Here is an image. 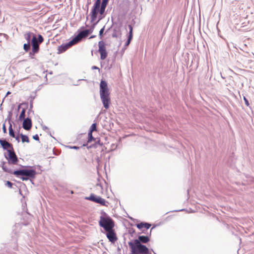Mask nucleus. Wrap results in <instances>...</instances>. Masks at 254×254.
Here are the masks:
<instances>
[{"label":"nucleus","instance_id":"1","mask_svg":"<svg viewBox=\"0 0 254 254\" xmlns=\"http://www.w3.org/2000/svg\"><path fill=\"white\" fill-rule=\"evenodd\" d=\"M2 168L4 171L16 176H21V179L22 181H27L29 178H34L36 172L34 170H20L13 171L12 169L8 168L5 163H3Z\"/></svg>","mask_w":254,"mask_h":254},{"label":"nucleus","instance_id":"2","mask_svg":"<svg viewBox=\"0 0 254 254\" xmlns=\"http://www.w3.org/2000/svg\"><path fill=\"white\" fill-rule=\"evenodd\" d=\"M110 94L107 83L105 81L102 80L100 84V96L103 106L106 109L109 108L111 103Z\"/></svg>","mask_w":254,"mask_h":254},{"label":"nucleus","instance_id":"3","mask_svg":"<svg viewBox=\"0 0 254 254\" xmlns=\"http://www.w3.org/2000/svg\"><path fill=\"white\" fill-rule=\"evenodd\" d=\"M128 244L131 254H148L149 253L148 249L139 243V241L134 240L133 242H128Z\"/></svg>","mask_w":254,"mask_h":254},{"label":"nucleus","instance_id":"4","mask_svg":"<svg viewBox=\"0 0 254 254\" xmlns=\"http://www.w3.org/2000/svg\"><path fill=\"white\" fill-rule=\"evenodd\" d=\"M99 224L105 231L110 230L115 227V223L109 216H101Z\"/></svg>","mask_w":254,"mask_h":254},{"label":"nucleus","instance_id":"5","mask_svg":"<svg viewBox=\"0 0 254 254\" xmlns=\"http://www.w3.org/2000/svg\"><path fill=\"white\" fill-rule=\"evenodd\" d=\"M6 158L8 161V164H7V166L9 164L16 165L18 164L19 161L13 149L7 150V156L6 157ZM5 164L6 165V164ZM7 167L9 168L8 167Z\"/></svg>","mask_w":254,"mask_h":254},{"label":"nucleus","instance_id":"6","mask_svg":"<svg viewBox=\"0 0 254 254\" xmlns=\"http://www.w3.org/2000/svg\"><path fill=\"white\" fill-rule=\"evenodd\" d=\"M101 7V0H96L91 12V21L94 22L97 17V14L100 13V9Z\"/></svg>","mask_w":254,"mask_h":254},{"label":"nucleus","instance_id":"7","mask_svg":"<svg viewBox=\"0 0 254 254\" xmlns=\"http://www.w3.org/2000/svg\"><path fill=\"white\" fill-rule=\"evenodd\" d=\"M98 52L100 54V59L104 60L108 56V52L106 50V44L103 41H100L98 42Z\"/></svg>","mask_w":254,"mask_h":254},{"label":"nucleus","instance_id":"8","mask_svg":"<svg viewBox=\"0 0 254 254\" xmlns=\"http://www.w3.org/2000/svg\"><path fill=\"white\" fill-rule=\"evenodd\" d=\"M86 200H91L94 202L99 203L102 206H107L106 204V201L104 198H102L100 196L96 195L94 194H91L89 197H86Z\"/></svg>","mask_w":254,"mask_h":254},{"label":"nucleus","instance_id":"9","mask_svg":"<svg viewBox=\"0 0 254 254\" xmlns=\"http://www.w3.org/2000/svg\"><path fill=\"white\" fill-rule=\"evenodd\" d=\"M106 236L110 242L115 243V242L117 241L118 238L114 228L111 229L110 230H107L106 231Z\"/></svg>","mask_w":254,"mask_h":254},{"label":"nucleus","instance_id":"10","mask_svg":"<svg viewBox=\"0 0 254 254\" xmlns=\"http://www.w3.org/2000/svg\"><path fill=\"white\" fill-rule=\"evenodd\" d=\"M88 32V31H86L85 30L80 32L78 35L72 40V42L74 43V44H77L80 42L82 38L87 37Z\"/></svg>","mask_w":254,"mask_h":254},{"label":"nucleus","instance_id":"11","mask_svg":"<svg viewBox=\"0 0 254 254\" xmlns=\"http://www.w3.org/2000/svg\"><path fill=\"white\" fill-rule=\"evenodd\" d=\"M75 45L74 43L72 42V40L69 41L68 43L62 45L58 47V54H62L65 51H66L68 48H69L72 46Z\"/></svg>","mask_w":254,"mask_h":254},{"label":"nucleus","instance_id":"12","mask_svg":"<svg viewBox=\"0 0 254 254\" xmlns=\"http://www.w3.org/2000/svg\"><path fill=\"white\" fill-rule=\"evenodd\" d=\"M96 130H97L96 124V123L93 124L90 127V130L88 132L87 143L91 142L92 141V140H96V138L93 137V136L92 135V132L94 131H96Z\"/></svg>","mask_w":254,"mask_h":254},{"label":"nucleus","instance_id":"13","mask_svg":"<svg viewBox=\"0 0 254 254\" xmlns=\"http://www.w3.org/2000/svg\"><path fill=\"white\" fill-rule=\"evenodd\" d=\"M108 0H102V2L101 4V7H100V15L99 16L98 20L94 24V26L99 21V20H100L102 18V15H103L105 12V9L106 6L107 5Z\"/></svg>","mask_w":254,"mask_h":254},{"label":"nucleus","instance_id":"14","mask_svg":"<svg viewBox=\"0 0 254 254\" xmlns=\"http://www.w3.org/2000/svg\"><path fill=\"white\" fill-rule=\"evenodd\" d=\"M32 51L34 53H36L38 52L39 49V46L37 38L35 36H33L32 39Z\"/></svg>","mask_w":254,"mask_h":254},{"label":"nucleus","instance_id":"15","mask_svg":"<svg viewBox=\"0 0 254 254\" xmlns=\"http://www.w3.org/2000/svg\"><path fill=\"white\" fill-rule=\"evenodd\" d=\"M0 143L4 149H13L12 145L6 140L0 139Z\"/></svg>","mask_w":254,"mask_h":254},{"label":"nucleus","instance_id":"16","mask_svg":"<svg viewBox=\"0 0 254 254\" xmlns=\"http://www.w3.org/2000/svg\"><path fill=\"white\" fill-rule=\"evenodd\" d=\"M32 127V122L31 119L27 118L25 119L23 123V127L25 130H29Z\"/></svg>","mask_w":254,"mask_h":254},{"label":"nucleus","instance_id":"17","mask_svg":"<svg viewBox=\"0 0 254 254\" xmlns=\"http://www.w3.org/2000/svg\"><path fill=\"white\" fill-rule=\"evenodd\" d=\"M129 29V35L128 36V39L127 41L126 42L125 44V47L126 48L129 45V44L130 43V41L132 38L133 34H132V27L131 25L128 26Z\"/></svg>","mask_w":254,"mask_h":254},{"label":"nucleus","instance_id":"18","mask_svg":"<svg viewBox=\"0 0 254 254\" xmlns=\"http://www.w3.org/2000/svg\"><path fill=\"white\" fill-rule=\"evenodd\" d=\"M151 226V225L147 223H140L136 225V227L139 229H142V228H145L146 229H149Z\"/></svg>","mask_w":254,"mask_h":254},{"label":"nucleus","instance_id":"19","mask_svg":"<svg viewBox=\"0 0 254 254\" xmlns=\"http://www.w3.org/2000/svg\"><path fill=\"white\" fill-rule=\"evenodd\" d=\"M136 240L139 241L140 243H147L149 241L150 239L148 236H140L138 237V239Z\"/></svg>","mask_w":254,"mask_h":254},{"label":"nucleus","instance_id":"20","mask_svg":"<svg viewBox=\"0 0 254 254\" xmlns=\"http://www.w3.org/2000/svg\"><path fill=\"white\" fill-rule=\"evenodd\" d=\"M20 136H21V140H22V142H26L27 143L29 142V138L27 135L21 134Z\"/></svg>","mask_w":254,"mask_h":254},{"label":"nucleus","instance_id":"21","mask_svg":"<svg viewBox=\"0 0 254 254\" xmlns=\"http://www.w3.org/2000/svg\"><path fill=\"white\" fill-rule=\"evenodd\" d=\"M9 135L11 136V137H15V134H14V131L12 129V125L10 124V126L9 127Z\"/></svg>","mask_w":254,"mask_h":254},{"label":"nucleus","instance_id":"22","mask_svg":"<svg viewBox=\"0 0 254 254\" xmlns=\"http://www.w3.org/2000/svg\"><path fill=\"white\" fill-rule=\"evenodd\" d=\"M25 109H23L21 112L20 114L19 119L21 121L22 120H24V118H25Z\"/></svg>","mask_w":254,"mask_h":254},{"label":"nucleus","instance_id":"23","mask_svg":"<svg viewBox=\"0 0 254 254\" xmlns=\"http://www.w3.org/2000/svg\"><path fill=\"white\" fill-rule=\"evenodd\" d=\"M31 37V33L30 32H28L25 35V38L28 41V43H30V39Z\"/></svg>","mask_w":254,"mask_h":254},{"label":"nucleus","instance_id":"24","mask_svg":"<svg viewBox=\"0 0 254 254\" xmlns=\"http://www.w3.org/2000/svg\"><path fill=\"white\" fill-rule=\"evenodd\" d=\"M30 43L24 44L23 45V49L26 52H28L30 49Z\"/></svg>","mask_w":254,"mask_h":254},{"label":"nucleus","instance_id":"25","mask_svg":"<svg viewBox=\"0 0 254 254\" xmlns=\"http://www.w3.org/2000/svg\"><path fill=\"white\" fill-rule=\"evenodd\" d=\"M104 29H105V26H104L99 31V36L101 39L102 38Z\"/></svg>","mask_w":254,"mask_h":254},{"label":"nucleus","instance_id":"26","mask_svg":"<svg viewBox=\"0 0 254 254\" xmlns=\"http://www.w3.org/2000/svg\"><path fill=\"white\" fill-rule=\"evenodd\" d=\"M44 39L42 35H39L38 36V41L40 43H41L43 42Z\"/></svg>","mask_w":254,"mask_h":254},{"label":"nucleus","instance_id":"27","mask_svg":"<svg viewBox=\"0 0 254 254\" xmlns=\"http://www.w3.org/2000/svg\"><path fill=\"white\" fill-rule=\"evenodd\" d=\"M6 185L9 188H11L13 184L10 182L7 181L6 182Z\"/></svg>","mask_w":254,"mask_h":254},{"label":"nucleus","instance_id":"28","mask_svg":"<svg viewBox=\"0 0 254 254\" xmlns=\"http://www.w3.org/2000/svg\"><path fill=\"white\" fill-rule=\"evenodd\" d=\"M94 141H95V144L96 145L97 144H99L101 146H102L103 145V143L100 142V139H99L98 138H97V140H96V139L95 140H94Z\"/></svg>","mask_w":254,"mask_h":254},{"label":"nucleus","instance_id":"29","mask_svg":"<svg viewBox=\"0 0 254 254\" xmlns=\"http://www.w3.org/2000/svg\"><path fill=\"white\" fill-rule=\"evenodd\" d=\"M244 100L245 101V103L246 105L247 106H249V101L247 100V99L245 97H244Z\"/></svg>","mask_w":254,"mask_h":254},{"label":"nucleus","instance_id":"30","mask_svg":"<svg viewBox=\"0 0 254 254\" xmlns=\"http://www.w3.org/2000/svg\"><path fill=\"white\" fill-rule=\"evenodd\" d=\"M33 138L36 140H39V137L37 134L33 136Z\"/></svg>","mask_w":254,"mask_h":254},{"label":"nucleus","instance_id":"31","mask_svg":"<svg viewBox=\"0 0 254 254\" xmlns=\"http://www.w3.org/2000/svg\"><path fill=\"white\" fill-rule=\"evenodd\" d=\"M2 129L4 133L6 132V128L4 124L3 125Z\"/></svg>","mask_w":254,"mask_h":254},{"label":"nucleus","instance_id":"32","mask_svg":"<svg viewBox=\"0 0 254 254\" xmlns=\"http://www.w3.org/2000/svg\"><path fill=\"white\" fill-rule=\"evenodd\" d=\"M86 31H88L89 32H88V35L90 34V33H92L93 32V28L92 29H86L85 30Z\"/></svg>","mask_w":254,"mask_h":254},{"label":"nucleus","instance_id":"33","mask_svg":"<svg viewBox=\"0 0 254 254\" xmlns=\"http://www.w3.org/2000/svg\"><path fill=\"white\" fill-rule=\"evenodd\" d=\"M112 37H116H116H117V34H116V33H113V34H112Z\"/></svg>","mask_w":254,"mask_h":254},{"label":"nucleus","instance_id":"34","mask_svg":"<svg viewBox=\"0 0 254 254\" xmlns=\"http://www.w3.org/2000/svg\"><path fill=\"white\" fill-rule=\"evenodd\" d=\"M92 68L93 69H99V68L97 66H94L92 67Z\"/></svg>","mask_w":254,"mask_h":254},{"label":"nucleus","instance_id":"35","mask_svg":"<svg viewBox=\"0 0 254 254\" xmlns=\"http://www.w3.org/2000/svg\"><path fill=\"white\" fill-rule=\"evenodd\" d=\"M95 36H96L95 35H93V36H91L89 38L92 39V38H95Z\"/></svg>","mask_w":254,"mask_h":254},{"label":"nucleus","instance_id":"36","mask_svg":"<svg viewBox=\"0 0 254 254\" xmlns=\"http://www.w3.org/2000/svg\"><path fill=\"white\" fill-rule=\"evenodd\" d=\"M10 93H10V92L8 91V92H7V93H6V96H7L8 95L10 94Z\"/></svg>","mask_w":254,"mask_h":254},{"label":"nucleus","instance_id":"37","mask_svg":"<svg viewBox=\"0 0 254 254\" xmlns=\"http://www.w3.org/2000/svg\"><path fill=\"white\" fill-rule=\"evenodd\" d=\"M87 145V143H86V144H83V146H86V145Z\"/></svg>","mask_w":254,"mask_h":254},{"label":"nucleus","instance_id":"38","mask_svg":"<svg viewBox=\"0 0 254 254\" xmlns=\"http://www.w3.org/2000/svg\"><path fill=\"white\" fill-rule=\"evenodd\" d=\"M73 148H76V147L74 146V147H73Z\"/></svg>","mask_w":254,"mask_h":254}]
</instances>
